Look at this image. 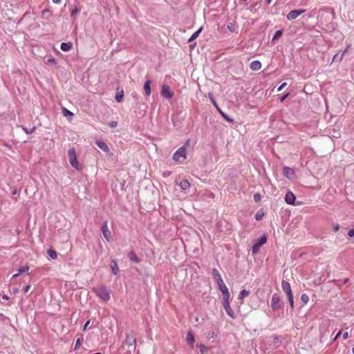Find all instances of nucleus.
Returning <instances> with one entry per match:
<instances>
[{"label": "nucleus", "instance_id": "obj_34", "mask_svg": "<svg viewBox=\"0 0 354 354\" xmlns=\"http://www.w3.org/2000/svg\"><path fill=\"white\" fill-rule=\"evenodd\" d=\"M82 340L83 339L82 337L77 338L75 345V349L78 348L81 346Z\"/></svg>", "mask_w": 354, "mask_h": 354}, {"label": "nucleus", "instance_id": "obj_15", "mask_svg": "<svg viewBox=\"0 0 354 354\" xmlns=\"http://www.w3.org/2000/svg\"><path fill=\"white\" fill-rule=\"evenodd\" d=\"M136 342V339L133 336H131L130 335H127L125 343L128 346V347H131V346H135Z\"/></svg>", "mask_w": 354, "mask_h": 354}, {"label": "nucleus", "instance_id": "obj_38", "mask_svg": "<svg viewBox=\"0 0 354 354\" xmlns=\"http://www.w3.org/2000/svg\"><path fill=\"white\" fill-rule=\"evenodd\" d=\"M46 62H47V63H48V64H50V63H51V64H57L56 60H55V58H53V57H50V58H48V59H47Z\"/></svg>", "mask_w": 354, "mask_h": 354}, {"label": "nucleus", "instance_id": "obj_19", "mask_svg": "<svg viewBox=\"0 0 354 354\" xmlns=\"http://www.w3.org/2000/svg\"><path fill=\"white\" fill-rule=\"evenodd\" d=\"M60 47L63 51L67 52L72 49L73 44L71 42H67V43L64 42V43H62Z\"/></svg>", "mask_w": 354, "mask_h": 354}, {"label": "nucleus", "instance_id": "obj_24", "mask_svg": "<svg viewBox=\"0 0 354 354\" xmlns=\"http://www.w3.org/2000/svg\"><path fill=\"white\" fill-rule=\"evenodd\" d=\"M129 258L131 261H133L135 263H139L140 259L136 254V253L133 251H131L129 253Z\"/></svg>", "mask_w": 354, "mask_h": 354}, {"label": "nucleus", "instance_id": "obj_58", "mask_svg": "<svg viewBox=\"0 0 354 354\" xmlns=\"http://www.w3.org/2000/svg\"><path fill=\"white\" fill-rule=\"evenodd\" d=\"M221 113H222V115H223V117L226 119V120H229V119H228V118H227L224 115V114H223L222 112H221Z\"/></svg>", "mask_w": 354, "mask_h": 354}, {"label": "nucleus", "instance_id": "obj_13", "mask_svg": "<svg viewBox=\"0 0 354 354\" xmlns=\"http://www.w3.org/2000/svg\"><path fill=\"white\" fill-rule=\"evenodd\" d=\"M102 232L103 233V235H104V238L108 241H110V239H111V232L109 230V227H108V225H107L106 223H104L103 225L102 226Z\"/></svg>", "mask_w": 354, "mask_h": 354}, {"label": "nucleus", "instance_id": "obj_28", "mask_svg": "<svg viewBox=\"0 0 354 354\" xmlns=\"http://www.w3.org/2000/svg\"><path fill=\"white\" fill-rule=\"evenodd\" d=\"M123 97V91L117 92L115 94V100L118 102H120Z\"/></svg>", "mask_w": 354, "mask_h": 354}, {"label": "nucleus", "instance_id": "obj_46", "mask_svg": "<svg viewBox=\"0 0 354 354\" xmlns=\"http://www.w3.org/2000/svg\"><path fill=\"white\" fill-rule=\"evenodd\" d=\"M30 289V285H28L26 286L25 288H24V292H28Z\"/></svg>", "mask_w": 354, "mask_h": 354}, {"label": "nucleus", "instance_id": "obj_50", "mask_svg": "<svg viewBox=\"0 0 354 354\" xmlns=\"http://www.w3.org/2000/svg\"><path fill=\"white\" fill-rule=\"evenodd\" d=\"M211 101H212V102L214 104V105L216 108H218V107H217L216 102V101L214 100V98H211Z\"/></svg>", "mask_w": 354, "mask_h": 354}, {"label": "nucleus", "instance_id": "obj_35", "mask_svg": "<svg viewBox=\"0 0 354 354\" xmlns=\"http://www.w3.org/2000/svg\"><path fill=\"white\" fill-rule=\"evenodd\" d=\"M29 270V266H23V267H21L19 269V273L21 274L24 272H26Z\"/></svg>", "mask_w": 354, "mask_h": 354}, {"label": "nucleus", "instance_id": "obj_57", "mask_svg": "<svg viewBox=\"0 0 354 354\" xmlns=\"http://www.w3.org/2000/svg\"><path fill=\"white\" fill-rule=\"evenodd\" d=\"M348 281V279H344V280L343 283H346Z\"/></svg>", "mask_w": 354, "mask_h": 354}, {"label": "nucleus", "instance_id": "obj_31", "mask_svg": "<svg viewBox=\"0 0 354 354\" xmlns=\"http://www.w3.org/2000/svg\"><path fill=\"white\" fill-rule=\"evenodd\" d=\"M264 216V212L262 211H258L257 214H255V218L257 221H260L262 219L263 216Z\"/></svg>", "mask_w": 354, "mask_h": 354}, {"label": "nucleus", "instance_id": "obj_10", "mask_svg": "<svg viewBox=\"0 0 354 354\" xmlns=\"http://www.w3.org/2000/svg\"><path fill=\"white\" fill-rule=\"evenodd\" d=\"M296 197L292 192H288L285 196V201L289 205H295Z\"/></svg>", "mask_w": 354, "mask_h": 354}, {"label": "nucleus", "instance_id": "obj_42", "mask_svg": "<svg viewBox=\"0 0 354 354\" xmlns=\"http://www.w3.org/2000/svg\"><path fill=\"white\" fill-rule=\"evenodd\" d=\"M287 85V83L286 82H284L283 83L279 88H278V91H281Z\"/></svg>", "mask_w": 354, "mask_h": 354}, {"label": "nucleus", "instance_id": "obj_20", "mask_svg": "<svg viewBox=\"0 0 354 354\" xmlns=\"http://www.w3.org/2000/svg\"><path fill=\"white\" fill-rule=\"evenodd\" d=\"M180 187L183 190H188L190 187V183L187 180H183L180 183Z\"/></svg>", "mask_w": 354, "mask_h": 354}, {"label": "nucleus", "instance_id": "obj_1", "mask_svg": "<svg viewBox=\"0 0 354 354\" xmlns=\"http://www.w3.org/2000/svg\"><path fill=\"white\" fill-rule=\"evenodd\" d=\"M190 140H187L185 144L180 147L173 155V159L179 162H183L187 158L186 147L189 146Z\"/></svg>", "mask_w": 354, "mask_h": 354}, {"label": "nucleus", "instance_id": "obj_11", "mask_svg": "<svg viewBox=\"0 0 354 354\" xmlns=\"http://www.w3.org/2000/svg\"><path fill=\"white\" fill-rule=\"evenodd\" d=\"M283 174L288 179H292L295 176V171L288 167H284L283 168Z\"/></svg>", "mask_w": 354, "mask_h": 354}, {"label": "nucleus", "instance_id": "obj_60", "mask_svg": "<svg viewBox=\"0 0 354 354\" xmlns=\"http://www.w3.org/2000/svg\"><path fill=\"white\" fill-rule=\"evenodd\" d=\"M17 291H18V290H17V289H16V290H14V292H17Z\"/></svg>", "mask_w": 354, "mask_h": 354}, {"label": "nucleus", "instance_id": "obj_45", "mask_svg": "<svg viewBox=\"0 0 354 354\" xmlns=\"http://www.w3.org/2000/svg\"><path fill=\"white\" fill-rule=\"evenodd\" d=\"M341 333H342V331H341V330H339V331L337 333V334L336 335V336L335 337V338H334V339H333V341H334V342H335V341H336V340L337 339V338L340 336Z\"/></svg>", "mask_w": 354, "mask_h": 354}, {"label": "nucleus", "instance_id": "obj_6", "mask_svg": "<svg viewBox=\"0 0 354 354\" xmlns=\"http://www.w3.org/2000/svg\"><path fill=\"white\" fill-rule=\"evenodd\" d=\"M267 241V237L266 235H263L261 237V239H259V242L255 243L253 247H252V252L253 254H257L259 250H260V248L266 243Z\"/></svg>", "mask_w": 354, "mask_h": 354}, {"label": "nucleus", "instance_id": "obj_27", "mask_svg": "<svg viewBox=\"0 0 354 354\" xmlns=\"http://www.w3.org/2000/svg\"><path fill=\"white\" fill-rule=\"evenodd\" d=\"M202 30H203V28H202V27H201V28H200L197 31H196V32H195L192 35V37H190V39H189V41H192V40H194V39H196V38L198 37L199 34L201 32Z\"/></svg>", "mask_w": 354, "mask_h": 354}, {"label": "nucleus", "instance_id": "obj_14", "mask_svg": "<svg viewBox=\"0 0 354 354\" xmlns=\"http://www.w3.org/2000/svg\"><path fill=\"white\" fill-rule=\"evenodd\" d=\"M186 340L190 347L193 349L194 347L195 338L192 332L189 331L187 335Z\"/></svg>", "mask_w": 354, "mask_h": 354}, {"label": "nucleus", "instance_id": "obj_12", "mask_svg": "<svg viewBox=\"0 0 354 354\" xmlns=\"http://www.w3.org/2000/svg\"><path fill=\"white\" fill-rule=\"evenodd\" d=\"M281 288H282V290L286 292L287 296L293 294L292 292V290H291L290 285L288 282L283 280L281 281Z\"/></svg>", "mask_w": 354, "mask_h": 354}, {"label": "nucleus", "instance_id": "obj_52", "mask_svg": "<svg viewBox=\"0 0 354 354\" xmlns=\"http://www.w3.org/2000/svg\"><path fill=\"white\" fill-rule=\"evenodd\" d=\"M62 0H53V3H59Z\"/></svg>", "mask_w": 354, "mask_h": 354}, {"label": "nucleus", "instance_id": "obj_41", "mask_svg": "<svg viewBox=\"0 0 354 354\" xmlns=\"http://www.w3.org/2000/svg\"><path fill=\"white\" fill-rule=\"evenodd\" d=\"M350 47H351L350 44L346 46V48H345L344 51L343 52V53L340 57V61L342 59L344 55L348 50Z\"/></svg>", "mask_w": 354, "mask_h": 354}, {"label": "nucleus", "instance_id": "obj_51", "mask_svg": "<svg viewBox=\"0 0 354 354\" xmlns=\"http://www.w3.org/2000/svg\"><path fill=\"white\" fill-rule=\"evenodd\" d=\"M49 10L48 9H45L42 11V15H44L46 13H47Z\"/></svg>", "mask_w": 354, "mask_h": 354}, {"label": "nucleus", "instance_id": "obj_36", "mask_svg": "<svg viewBox=\"0 0 354 354\" xmlns=\"http://www.w3.org/2000/svg\"><path fill=\"white\" fill-rule=\"evenodd\" d=\"M301 299L304 304H306L309 301V297L306 294H302L301 296Z\"/></svg>", "mask_w": 354, "mask_h": 354}, {"label": "nucleus", "instance_id": "obj_56", "mask_svg": "<svg viewBox=\"0 0 354 354\" xmlns=\"http://www.w3.org/2000/svg\"><path fill=\"white\" fill-rule=\"evenodd\" d=\"M337 54H336V55L333 57V62L336 59V57H337Z\"/></svg>", "mask_w": 354, "mask_h": 354}, {"label": "nucleus", "instance_id": "obj_23", "mask_svg": "<svg viewBox=\"0 0 354 354\" xmlns=\"http://www.w3.org/2000/svg\"><path fill=\"white\" fill-rule=\"evenodd\" d=\"M151 82L149 80H147L145 82L144 84V90L147 95H149L151 94Z\"/></svg>", "mask_w": 354, "mask_h": 354}, {"label": "nucleus", "instance_id": "obj_2", "mask_svg": "<svg viewBox=\"0 0 354 354\" xmlns=\"http://www.w3.org/2000/svg\"><path fill=\"white\" fill-rule=\"evenodd\" d=\"M68 160H69V162H70V164L71 165V166L78 171L82 170V166L79 164L77 159L75 150L74 149H69L68 152Z\"/></svg>", "mask_w": 354, "mask_h": 354}, {"label": "nucleus", "instance_id": "obj_37", "mask_svg": "<svg viewBox=\"0 0 354 354\" xmlns=\"http://www.w3.org/2000/svg\"><path fill=\"white\" fill-rule=\"evenodd\" d=\"M254 200L255 202L258 203L261 201V195L259 193H257L254 195Z\"/></svg>", "mask_w": 354, "mask_h": 354}, {"label": "nucleus", "instance_id": "obj_32", "mask_svg": "<svg viewBox=\"0 0 354 354\" xmlns=\"http://www.w3.org/2000/svg\"><path fill=\"white\" fill-rule=\"evenodd\" d=\"M198 348L201 354H205V352L208 350V348L204 344L198 345Z\"/></svg>", "mask_w": 354, "mask_h": 354}, {"label": "nucleus", "instance_id": "obj_25", "mask_svg": "<svg viewBox=\"0 0 354 354\" xmlns=\"http://www.w3.org/2000/svg\"><path fill=\"white\" fill-rule=\"evenodd\" d=\"M47 254H48V256L52 259H57V254L55 250H53V249H49L48 251H47Z\"/></svg>", "mask_w": 354, "mask_h": 354}, {"label": "nucleus", "instance_id": "obj_44", "mask_svg": "<svg viewBox=\"0 0 354 354\" xmlns=\"http://www.w3.org/2000/svg\"><path fill=\"white\" fill-rule=\"evenodd\" d=\"M342 337L344 339H346L348 337V333L347 332L344 333Z\"/></svg>", "mask_w": 354, "mask_h": 354}, {"label": "nucleus", "instance_id": "obj_40", "mask_svg": "<svg viewBox=\"0 0 354 354\" xmlns=\"http://www.w3.org/2000/svg\"><path fill=\"white\" fill-rule=\"evenodd\" d=\"M109 127H111V128H114V127H117V125H118V122H115V121H112V122H109Z\"/></svg>", "mask_w": 354, "mask_h": 354}, {"label": "nucleus", "instance_id": "obj_43", "mask_svg": "<svg viewBox=\"0 0 354 354\" xmlns=\"http://www.w3.org/2000/svg\"><path fill=\"white\" fill-rule=\"evenodd\" d=\"M289 95L290 93H287L285 95L280 97V102H282Z\"/></svg>", "mask_w": 354, "mask_h": 354}, {"label": "nucleus", "instance_id": "obj_53", "mask_svg": "<svg viewBox=\"0 0 354 354\" xmlns=\"http://www.w3.org/2000/svg\"><path fill=\"white\" fill-rule=\"evenodd\" d=\"M20 275V274L19 272H17V274H15L13 276H12V278H16L17 277H19Z\"/></svg>", "mask_w": 354, "mask_h": 354}, {"label": "nucleus", "instance_id": "obj_9", "mask_svg": "<svg viewBox=\"0 0 354 354\" xmlns=\"http://www.w3.org/2000/svg\"><path fill=\"white\" fill-rule=\"evenodd\" d=\"M305 12V10H294L289 12L287 15L288 20H294L297 18L300 15Z\"/></svg>", "mask_w": 354, "mask_h": 354}, {"label": "nucleus", "instance_id": "obj_17", "mask_svg": "<svg viewBox=\"0 0 354 354\" xmlns=\"http://www.w3.org/2000/svg\"><path fill=\"white\" fill-rule=\"evenodd\" d=\"M212 272H213V277H214L215 281L216 282V283H221L223 281V279L217 269H216V268L213 269Z\"/></svg>", "mask_w": 354, "mask_h": 354}, {"label": "nucleus", "instance_id": "obj_7", "mask_svg": "<svg viewBox=\"0 0 354 354\" xmlns=\"http://www.w3.org/2000/svg\"><path fill=\"white\" fill-rule=\"evenodd\" d=\"M218 290L221 292L223 295V299L230 298V292L228 291V288L225 286L224 281H223L221 283H217Z\"/></svg>", "mask_w": 354, "mask_h": 354}, {"label": "nucleus", "instance_id": "obj_29", "mask_svg": "<svg viewBox=\"0 0 354 354\" xmlns=\"http://www.w3.org/2000/svg\"><path fill=\"white\" fill-rule=\"evenodd\" d=\"M282 35V30H279L275 32L274 37L272 38V41L278 39L279 37H281Z\"/></svg>", "mask_w": 354, "mask_h": 354}, {"label": "nucleus", "instance_id": "obj_47", "mask_svg": "<svg viewBox=\"0 0 354 354\" xmlns=\"http://www.w3.org/2000/svg\"><path fill=\"white\" fill-rule=\"evenodd\" d=\"M90 324V321H87L86 323L84 324V327H83V330H86V328L88 327V324Z\"/></svg>", "mask_w": 354, "mask_h": 354}, {"label": "nucleus", "instance_id": "obj_33", "mask_svg": "<svg viewBox=\"0 0 354 354\" xmlns=\"http://www.w3.org/2000/svg\"><path fill=\"white\" fill-rule=\"evenodd\" d=\"M287 297H288V299L289 301L290 306L292 309H293L294 308L293 294L288 295Z\"/></svg>", "mask_w": 354, "mask_h": 354}, {"label": "nucleus", "instance_id": "obj_5", "mask_svg": "<svg viewBox=\"0 0 354 354\" xmlns=\"http://www.w3.org/2000/svg\"><path fill=\"white\" fill-rule=\"evenodd\" d=\"M229 299H230V298L223 299V308L225 310L227 314L232 319H234L235 314L234 313V310L232 309V308L230 306Z\"/></svg>", "mask_w": 354, "mask_h": 354}, {"label": "nucleus", "instance_id": "obj_22", "mask_svg": "<svg viewBox=\"0 0 354 354\" xmlns=\"http://www.w3.org/2000/svg\"><path fill=\"white\" fill-rule=\"evenodd\" d=\"M227 28L231 32H236L237 31V26L234 22H228L227 24Z\"/></svg>", "mask_w": 354, "mask_h": 354}, {"label": "nucleus", "instance_id": "obj_3", "mask_svg": "<svg viewBox=\"0 0 354 354\" xmlns=\"http://www.w3.org/2000/svg\"><path fill=\"white\" fill-rule=\"evenodd\" d=\"M93 291L104 301H109L110 299V292L104 287L93 288Z\"/></svg>", "mask_w": 354, "mask_h": 354}, {"label": "nucleus", "instance_id": "obj_48", "mask_svg": "<svg viewBox=\"0 0 354 354\" xmlns=\"http://www.w3.org/2000/svg\"><path fill=\"white\" fill-rule=\"evenodd\" d=\"M339 229V225L338 224L335 225L333 227L335 232H337Z\"/></svg>", "mask_w": 354, "mask_h": 354}, {"label": "nucleus", "instance_id": "obj_59", "mask_svg": "<svg viewBox=\"0 0 354 354\" xmlns=\"http://www.w3.org/2000/svg\"><path fill=\"white\" fill-rule=\"evenodd\" d=\"M353 353L354 354V347L352 348Z\"/></svg>", "mask_w": 354, "mask_h": 354}, {"label": "nucleus", "instance_id": "obj_21", "mask_svg": "<svg viewBox=\"0 0 354 354\" xmlns=\"http://www.w3.org/2000/svg\"><path fill=\"white\" fill-rule=\"evenodd\" d=\"M111 268L112 269L113 273L116 275L119 272V268L117 264V262L115 260H112L111 262Z\"/></svg>", "mask_w": 354, "mask_h": 354}, {"label": "nucleus", "instance_id": "obj_26", "mask_svg": "<svg viewBox=\"0 0 354 354\" xmlns=\"http://www.w3.org/2000/svg\"><path fill=\"white\" fill-rule=\"evenodd\" d=\"M250 292L248 290H243L241 291L240 294L239 295V299H243V298L248 297L249 295Z\"/></svg>", "mask_w": 354, "mask_h": 354}, {"label": "nucleus", "instance_id": "obj_55", "mask_svg": "<svg viewBox=\"0 0 354 354\" xmlns=\"http://www.w3.org/2000/svg\"><path fill=\"white\" fill-rule=\"evenodd\" d=\"M3 298L4 299H6V300H8V296H6V295H3Z\"/></svg>", "mask_w": 354, "mask_h": 354}, {"label": "nucleus", "instance_id": "obj_8", "mask_svg": "<svg viewBox=\"0 0 354 354\" xmlns=\"http://www.w3.org/2000/svg\"><path fill=\"white\" fill-rule=\"evenodd\" d=\"M161 95L168 100L173 97L174 93L170 90L169 86L167 85H163L161 90Z\"/></svg>", "mask_w": 354, "mask_h": 354}, {"label": "nucleus", "instance_id": "obj_54", "mask_svg": "<svg viewBox=\"0 0 354 354\" xmlns=\"http://www.w3.org/2000/svg\"><path fill=\"white\" fill-rule=\"evenodd\" d=\"M266 3H267L268 4H270V3H271V2H272V0H266Z\"/></svg>", "mask_w": 354, "mask_h": 354}, {"label": "nucleus", "instance_id": "obj_39", "mask_svg": "<svg viewBox=\"0 0 354 354\" xmlns=\"http://www.w3.org/2000/svg\"><path fill=\"white\" fill-rule=\"evenodd\" d=\"M348 236L350 237V238H352L354 236V228L353 229H351L348 232Z\"/></svg>", "mask_w": 354, "mask_h": 354}, {"label": "nucleus", "instance_id": "obj_49", "mask_svg": "<svg viewBox=\"0 0 354 354\" xmlns=\"http://www.w3.org/2000/svg\"><path fill=\"white\" fill-rule=\"evenodd\" d=\"M78 12L77 9H75L73 10H72L71 12V15L73 16L74 15H75L77 12Z\"/></svg>", "mask_w": 354, "mask_h": 354}, {"label": "nucleus", "instance_id": "obj_4", "mask_svg": "<svg viewBox=\"0 0 354 354\" xmlns=\"http://www.w3.org/2000/svg\"><path fill=\"white\" fill-rule=\"evenodd\" d=\"M270 306L274 310H277L282 308L283 303L281 301V298L277 293L273 294L270 301Z\"/></svg>", "mask_w": 354, "mask_h": 354}, {"label": "nucleus", "instance_id": "obj_18", "mask_svg": "<svg viewBox=\"0 0 354 354\" xmlns=\"http://www.w3.org/2000/svg\"><path fill=\"white\" fill-rule=\"evenodd\" d=\"M261 62L259 61H257V60L252 61L250 64V68L253 71H258V70L261 69Z\"/></svg>", "mask_w": 354, "mask_h": 354}, {"label": "nucleus", "instance_id": "obj_16", "mask_svg": "<svg viewBox=\"0 0 354 354\" xmlns=\"http://www.w3.org/2000/svg\"><path fill=\"white\" fill-rule=\"evenodd\" d=\"M97 146L104 152H109V148L105 142L101 140L96 141Z\"/></svg>", "mask_w": 354, "mask_h": 354}, {"label": "nucleus", "instance_id": "obj_30", "mask_svg": "<svg viewBox=\"0 0 354 354\" xmlns=\"http://www.w3.org/2000/svg\"><path fill=\"white\" fill-rule=\"evenodd\" d=\"M62 113H63V115L66 117L73 115V113L71 111H70L69 110H68L66 108H64V107L62 109Z\"/></svg>", "mask_w": 354, "mask_h": 354}, {"label": "nucleus", "instance_id": "obj_61", "mask_svg": "<svg viewBox=\"0 0 354 354\" xmlns=\"http://www.w3.org/2000/svg\"><path fill=\"white\" fill-rule=\"evenodd\" d=\"M196 322H198V317H196Z\"/></svg>", "mask_w": 354, "mask_h": 354}]
</instances>
